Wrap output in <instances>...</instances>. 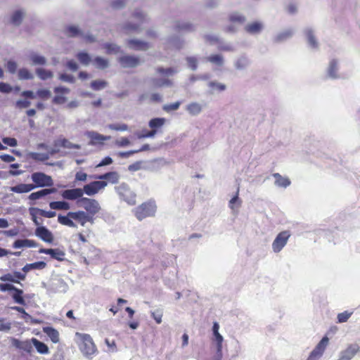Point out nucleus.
I'll return each instance as SVG.
<instances>
[{
    "instance_id": "obj_1",
    "label": "nucleus",
    "mask_w": 360,
    "mask_h": 360,
    "mask_svg": "<svg viewBox=\"0 0 360 360\" xmlns=\"http://www.w3.org/2000/svg\"><path fill=\"white\" fill-rule=\"evenodd\" d=\"M76 335L79 337L81 343L79 344V349L82 354L88 359L91 360L97 353L96 347L89 334L76 333Z\"/></svg>"
},
{
    "instance_id": "obj_2",
    "label": "nucleus",
    "mask_w": 360,
    "mask_h": 360,
    "mask_svg": "<svg viewBox=\"0 0 360 360\" xmlns=\"http://www.w3.org/2000/svg\"><path fill=\"white\" fill-rule=\"evenodd\" d=\"M31 180L34 189L37 188L51 187L53 185L52 177L44 172H36L31 174Z\"/></svg>"
},
{
    "instance_id": "obj_3",
    "label": "nucleus",
    "mask_w": 360,
    "mask_h": 360,
    "mask_svg": "<svg viewBox=\"0 0 360 360\" xmlns=\"http://www.w3.org/2000/svg\"><path fill=\"white\" fill-rule=\"evenodd\" d=\"M155 212V203L154 202L149 201L143 202L141 205L138 206L134 210V214L136 217L139 221H141L146 217L153 216Z\"/></svg>"
},
{
    "instance_id": "obj_4",
    "label": "nucleus",
    "mask_w": 360,
    "mask_h": 360,
    "mask_svg": "<svg viewBox=\"0 0 360 360\" xmlns=\"http://www.w3.org/2000/svg\"><path fill=\"white\" fill-rule=\"evenodd\" d=\"M132 16L136 20H139V23H133L131 22H126L123 29L127 32H139L141 30V25L147 21V15L143 13L141 10H136L132 14Z\"/></svg>"
},
{
    "instance_id": "obj_5",
    "label": "nucleus",
    "mask_w": 360,
    "mask_h": 360,
    "mask_svg": "<svg viewBox=\"0 0 360 360\" xmlns=\"http://www.w3.org/2000/svg\"><path fill=\"white\" fill-rule=\"evenodd\" d=\"M76 204L78 207L84 208L86 213L91 215H95L101 210L99 202L96 200L92 198L84 197L79 200L76 201Z\"/></svg>"
},
{
    "instance_id": "obj_6",
    "label": "nucleus",
    "mask_w": 360,
    "mask_h": 360,
    "mask_svg": "<svg viewBox=\"0 0 360 360\" xmlns=\"http://www.w3.org/2000/svg\"><path fill=\"white\" fill-rule=\"evenodd\" d=\"M117 193L120 199L125 201L130 205H134L136 203V194L130 189L129 186L122 183L115 188Z\"/></svg>"
},
{
    "instance_id": "obj_7",
    "label": "nucleus",
    "mask_w": 360,
    "mask_h": 360,
    "mask_svg": "<svg viewBox=\"0 0 360 360\" xmlns=\"http://www.w3.org/2000/svg\"><path fill=\"white\" fill-rule=\"evenodd\" d=\"M291 234L289 231H283L280 232L274 240L271 247L272 250L275 253L280 252L286 245Z\"/></svg>"
},
{
    "instance_id": "obj_8",
    "label": "nucleus",
    "mask_w": 360,
    "mask_h": 360,
    "mask_svg": "<svg viewBox=\"0 0 360 360\" xmlns=\"http://www.w3.org/2000/svg\"><path fill=\"white\" fill-rule=\"evenodd\" d=\"M68 290V285L63 279L59 277L53 278L48 288V291L50 293H64Z\"/></svg>"
},
{
    "instance_id": "obj_9",
    "label": "nucleus",
    "mask_w": 360,
    "mask_h": 360,
    "mask_svg": "<svg viewBox=\"0 0 360 360\" xmlns=\"http://www.w3.org/2000/svg\"><path fill=\"white\" fill-rule=\"evenodd\" d=\"M108 185L106 181H94L84 186L82 191L84 193L91 196L96 194L100 190L104 188Z\"/></svg>"
},
{
    "instance_id": "obj_10",
    "label": "nucleus",
    "mask_w": 360,
    "mask_h": 360,
    "mask_svg": "<svg viewBox=\"0 0 360 360\" xmlns=\"http://www.w3.org/2000/svg\"><path fill=\"white\" fill-rule=\"evenodd\" d=\"M328 341L329 340L326 336L323 337L315 348L311 352L307 360H318L323 355Z\"/></svg>"
},
{
    "instance_id": "obj_11",
    "label": "nucleus",
    "mask_w": 360,
    "mask_h": 360,
    "mask_svg": "<svg viewBox=\"0 0 360 360\" xmlns=\"http://www.w3.org/2000/svg\"><path fill=\"white\" fill-rule=\"evenodd\" d=\"M118 62L123 68H134L141 64L140 58L135 56L124 55L118 58Z\"/></svg>"
},
{
    "instance_id": "obj_12",
    "label": "nucleus",
    "mask_w": 360,
    "mask_h": 360,
    "mask_svg": "<svg viewBox=\"0 0 360 360\" xmlns=\"http://www.w3.org/2000/svg\"><path fill=\"white\" fill-rule=\"evenodd\" d=\"M251 65V60L246 53H242L233 60V67L238 71H245Z\"/></svg>"
},
{
    "instance_id": "obj_13",
    "label": "nucleus",
    "mask_w": 360,
    "mask_h": 360,
    "mask_svg": "<svg viewBox=\"0 0 360 360\" xmlns=\"http://www.w3.org/2000/svg\"><path fill=\"white\" fill-rule=\"evenodd\" d=\"M84 191L82 188H76L72 189H66L61 192V196L65 200H79L83 198Z\"/></svg>"
},
{
    "instance_id": "obj_14",
    "label": "nucleus",
    "mask_w": 360,
    "mask_h": 360,
    "mask_svg": "<svg viewBox=\"0 0 360 360\" xmlns=\"http://www.w3.org/2000/svg\"><path fill=\"white\" fill-rule=\"evenodd\" d=\"M308 46L312 49H318L319 41L315 37L314 30L311 27H307L303 30Z\"/></svg>"
},
{
    "instance_id": "obj_15",
    "label": "nucleus",
    "mask_w": 360,
    "mask_h": 360,
    "mask_svg": "<svg viewBox=\"0 0 360 360\" xmlns=\"http://www.w3.org/2000/svg\"><path fill=\"white\" fill-rule=\"evenodd\" d=\"M359 349L360 347L357 344H351L340 353L337 360H351Z\"/></svg>"
},
{
    "instance_id": "obj_16",
    "label": "nucleus",
    "mask_w": 360,
    "mask_h": 360,
    "mask_svg": "<svg viewBox=\"0 0 360 360\" xmlns=\"http://www.w3.org/2000/svg\"><path fill=\"white\" fill-rule=\"evenodd\" d=\"M34 233L36 236L46 243H51L53 240V233L44 226H39L37 227Z\"/></svg>"
},
{
    "instance_id": "obj_17",
    "label": "nucleus",
    "mask_w": 360,
    "mask_h": 360,
    "mask_svg": "<svg viewBox=\"0 0 360 360\" xmlns=\"http://www.w3.org/2000/svg\"><path fill=\"white\" fill-rule=\"evenodd\" d=\"M39 252L49 255L51 258L60 262L65 260V252L58 248H41Z\"/></svg>"
},
{
    "instance_id": "obj_18",
    "label": "nucleus",
    "mask_w": 360,
    "mask_h": 360,
    "mask_svg": "<svg viewBox=\"0 0 360 360\" xmlns=\"http://www.w3.org/2000/svg\"><path fill=\"white\" fill-rule=\"evenodd\" d=\"M11 344L16 349L26 352L27 353H31L32 352V342L29 340L21 341L17 338H12Z\"/></svg>"
},
{
    "instance_id": "obj_19",
    "label": "nucleus",
    "mask_w": 360,
    "mask_h": 360,
    "mask_svg": "<svg viewBox=\"0 0 360 360\" xmlns=\"http://www.w3.org/2000/svg\"><path fill=\"white\" fill-rule=\"evenodd\" d=\"M25 14L26 12L22 8L13 11L10 16V23L15 27H19L22 22Z\"/></svg>"
},
{
    "instance_id": "obj_20",
    "label": "nucleus",
    "mask_w": 360,
    "mask_h": 360,
    "mask_svg": "<svg viewBox=\"0 0 360 360\" xmlns=\"http://www.w3.org/2000/svg\"><path fill=\"white\" fill-rule=\"evenodd\" d=\"M339 62L337 59H332L327 68V77L332 79H336L340 77L338 75Z\"/></svg>"
},
{
    "instance_id": "obj_21",
    "label": "nucleus",
    "mask_w": 360,
    "mask_h": 360,
    "mask_svg": "<svg viewBox=\"0 0 360 360\" xmlns=\"http://www.w3.org/2000/svg\"><path fill=\"white\" fill-rule=\"evenodd\" d=\"M244 29L247 33L252 35H257L262 32L264 24L259 21H255L247 24Z\"/></svg>"
},
{
    "instance_id": "obj_22",
    "label": "nucleus",
    "mask_w": 360,
    "mask_h": 360,
    "mask_svg": "<svg viewBox=\"0 0 360 360\" xmlns=\"http://www.w3.org/2000/svg\"><path fill=\"white\" fill-rule=\"evenodd\" d=\"M95 179L101 181H108L111 184H117L120 179V174L115 171L106 172L105 174L95 176Z\"/></svg>"
},
{
    "instance_id": "obj_23",
    "label": "nucleus",
    "mask_w": 360,
    "mask_h": 360,
    "mask_svg": "<svg viewBox=\"0 0 360 360\" xmlns=\"http://www.w3.org/2000/svg\"><path fill=\"white\" fill-rule=\"evenodd\" d=\"M294 30L292 28H288L283 31L278 32L273 38L274 43H282L290 39L294 34Z\"/></svg>"
},
{
    "instance_id": "obj_24",
    "label": "nucleus",
    "mask_w": 360,
    "mask_h": 360,
    "mask_svg": "<svg viewBox=\"0 0 360 360\" xmlns=\"http://www.w3.org/2000/svg\"><path fill=\"white\" fill-rule=\"evenodd\" d=\"M57 190L55 188H43L38 191L33 192L28 196L30 200H36L42 198L49 194L55 193Z\"/></svg>"
},
{
    "instance_id": "obj_25",
    "label": "nucleus",
    "mask_w": 360,
    "mask_h": 360,
    "mask_svg": "<svg viewBox=\"0 0 360 360\" xmlns=\"http://www.w3.org/2000/svg\"><path fill=\"white\" fill-rule=\"evenodd\" d=\"M127 44L130 49L136 51H146L149 48L148 42L139 39H129Z\"/></svg>"
},
{
    "instance_id": "obj_26",
    "label": "nucleus",
    "mask_w": 360,
    "mask_h": 360,
    "mask_svg": "<svg viewBox=\"0 0 360 360\" xmlns=\"http://www.w3.org/2000/svg\"><path fill=\"white\" fill-rule=\"evenodd\" d=\"M64 34L70 38L81 37L83 32L77 25H70L65 27Z\"/></svg>"
},
{
    "instance_id": "obj_27",
    "label": "nucleus",
    "mask_w": 360,
    "mask_h": 360,
    "mask_svg": "<svg viewBox=\"0 0 360 360\" xmlns=\"http://www.w3.org/2000/svg\"><path fill=\"white\" fill-rule=\"evenodd\" d=\"M9 190L15 193H27L34 190L32 184H18L11 186Z\"/></svg>"
},
{
    "instance_id": "obj_28",
    "label": "nucleus",
    "mask_w": 360,
    "mask_h": 360,
    "mask_svg": "<svg viewBox=\"0 0 360 360\" xmlns=\"http://www.w3.org/2000/svg\"><path fill=\"white\" fill-rule=\"evenodd\" d=\"M174 30L178 32H192L194 30V25L190 22L175 21Z\"/></svg>"
},
{
    "instance_id": "obj_29",
    "label": "nucleus",
    "mask_w": 360,
    "mask_h": 360,
    "mask_svg": "<svg viewBox=\"0 0 360 360\" xmlns=\"http://www.w3.org/2000/svg\"><path fill=\"white\" fill-rule=\"evenodd\" d=\"M39 244L33 240L30 239H18L15 240L13 244L14 248H22L25 247L27 248H36L38 247Z\"/></svg>"
},
{
    "instance_id": "obj_30",
    "label": "nucleus",
    "mask_w": 360,
    "mask_h": 360,
    "mask_svg": "<svg viewBox=\"0 0 360 360\" xmlns=\"http://www.w3.org/2000/svg\"><path fill=\"white\" fill-rule=\"evenodd\" d=\"M186 110L191 116H197L201 113L202 105L198 102H191L186 105Z\"/></svg>"
},
{
    "instance_id": "obj_31",
    "label": "nucleus",
    "mask_w": 360,
    "mask_h": 360,
    "mask_svg": "<svg viewBox=\"0 0 360 360\" xmlns=\"http://www.w3.org/2000/svg\"><path fill=\"white\" fill-rule=\"evenodd\" d=\"M165 122L166 119L164 117L152 118L148 122V126L152 131H156L157 134L158 129L161 128L165 124Z\"/></svg>"
},
{
    "instance_id": "obj_32",
    "label": "nucleus",
    "mask_w": 360,
    "mask_h": 360,
    "mask_svg": "<svg viewBox=\"0 0 360 360\" xmlns=\"http://www.w3.org/2000/svg\"><path fill=\"white\" fill-rule=\"evenodd\" d=\"M31 341L38 353L41 354H46L49 353V347L44 342L37 340L35 338H32Z\"/></svg>"
},
{
    "instance_id": "obj_33",
    "label": "nucleus",
    "mask_w": 360,
    "mask_h": 360,
    "mask_svg": "<svg viewBox=\"0 0 360 360\" xmlns=\"http://www.w3.org/2000/svg\"><path fill=\"white\" fill-rule=\"evenodd\" d=\"M69 216L77 221L82 226L86 224V212L84 211L69 212Z\"/></svg>"
},
{
    "instance_id": "obj_34",
    "label": "nucleus",
    "mask_w": 360,
    "mask_h": 360,
    "mask_svg": "<svg viewBox=\"0 0 360 360\" xmlns=\"http://www.w3.org/2000/svg\"><path fill=\"white\" fill-rule=\"evenodd\" d=\"M273 176L275 178V185L281 188H287L290 184V181L287 177L282 176L279 173L273 174Z\"/></svg>"
},
{
    "instance_id": "obj_35",
    "label": "nucleus",
    "mask_w": 360,
    "mask_h": 360,
    "mask_svg": "<svg viewBox=\"0 0 360 360\" xmlns=\"http://www.w3.org/2000/svg\"><path fill=\"white\" fill-rule=\"evenodd\" d=\"M43 331L49 337L53 343L59 342V333L56 329L51 326H46L43 328Z\"/></svg>"
},
{
    "instance_id": "obj_36",
    "label": "nucleus",
    "mask_w": 360,
    "mask_h": 360,
    "mask_svg": "<svg viewBox=\"0 0 360 360\" xmlns=\"http://www.w3.org/2000/svg\"><path fill=\"white\" fill-rule=\"evenodd\" d=\"M46 266V263L43 261H39L34 263L27 264H25L22 270L27 273L32 269H44Z\"/></svg>"
},
{
    "instance_id": "obj_37",
    "label": "nucleus",
    "mask_w": 360,
    "mask_h": 360,
    "mask_svg": "<svg viewBox=\"0 0 360 360\" xmlns=\"http://www.w3.org/2000/svg\"><path fill=\"white\" fill-rule=\"evenodd\" d=\"M58 143H60V147H63L64 148H70V149H80L81 146L77 143H73L70 141H69L68 139L63 138L61 139H58L54 141V146H58Z\"/></svg>"
},
{
    "instance_id": "obj_38",
    "label": "nucleus",
    "mask_w": 360,
    "mask_h": 360,
    "mask_svg": "<svg viewBox=\"0 0 360 360\" xmlns=\"http://www.w3.org/2000/svg\"><path fill=\"white\" fill-rule=\"evenodd\" d=\"M49 207L52 210H68L70 208V203L65 201H52L49 203Z\"/></svg>"
},
{
    "instance_id": "obj_39",
    "label": "nucleus",
    "mask_w": 360,
    "mask_h": 360,
    "mask_svg": "<svg viewBox=\"0 0 360 360\" xmlns=\"http://www.w3.org/2000/svg\"><path fill=\"white\" fill-rule=\"evenodd\" d=\"M86 134L91 139V144H94V142L107 141L110 139L109 136L101 135L94 131H89Z\"/></svg>"
},
{
    "instance_id": "obj_40",
    "label": "nucleus",
    "mask_w": 360,
    "mask_h": 360,
    "mask_svg": "<svg viewBox=\"0 0 360 360\" xmlns=\"http://www.w3.org/2000/svg\"><path fill=\"white\" fill-rule=\"evenodd\" d=\"M30 59L33 65H44L46 64V58L37 53H31Z\"/></svg>"
},
{
    "instance_id": "obj_41",
    "label": "nucleus",
    "mask_w": 360,
    "mask_h": 360,
    "mask_svg": "<svg viewBox=\"0 0 360 360\" xmlns=\"http://www.w3.org/2000/svg\"><path fill=\"white\" fill-rule=\"evenodd\" d=\"M229 20L232 23L243 25L246 21V18L238 12H233L229 14Z\"/></svg>"
},
{
    "instance_id": "obj_42",
    "label": "nucleus",
    "mask_w": 360,
    "mask_h": 360,
    "mask_svg": "<svg viewBox=\"0 0 360 360\" xmlns=\"http://www.w3.org/2000/svg\"><path fill=\"white\" fill-rule=\"evenodd\" d=\"M13 292V293L12 295V298L14 300V302L15 303L21 304V305H25L26 302H25V299L22 297L23 290L15 287Z\"/></svg>"
},
{
    "instance_id": "obj_43",
    "label": "nucleus",
    "mask_w": 360,
    "mask_h": 360,
    "mask_svg": "<svg viewBox=\"0 0 360 360\" xmlns=\"http://www.w3.org/2000/svg\"><path fill=\"white\" fill-rule=\"evenodd\" d=\"M58 221L60 224L68 226L69 227H72V228L77 227V224L72 221V219L71 218V217L69 216V212L65 216L59 214L58 216Z\"/></svg>"
},
{
    "instance_id": "obj_44",
    "label": "nucleus",
    "mask_w": 360,
    "mask_h": 360,
    "mask_svg": "<svg viewBox=\"0 0 360 360\" xmlns=\"http://www.w3.org/2000/svg\"><path fill=\"white\" fill-rule=\"evenodd\" d=\"M37 77L41 80H46L52 78L53 74L51 70H48L41 68H38L35 70Z\"/></svg>"
},
{
    "instance_id": "obj_45",
    "label": "nucleus",
    "mask_w": 360,
    "mask_h": 360,
    "mask_svg": "<svg viewBox=\"0 0 360 360\" xmlns=\"http://www.w3.org/2000/svg\"><path fill=\"white\" fill-rule=\"evenodd\" d=\"M93 63L96 66V68L99 70H104L109 66V62L107 59L102 58L101 56H96L93 60Z\"/></svg>"
},
{
    "instance_id": "obj_46",
    "label": "nucleus",
    "mask_w": 360,
    "mask_h": 360,
    "mask_svg": "<svg viewBox=\"0 0 360 360\" xmlns=\"http://www.w3.org/2000/svg\"><path fill=\"white\" fill-rule=\"evenodd\" d=\"M76 57L80 63L85 66L88 65L91 61L90 55L86 51L78 52Z\"/></svg>"
},
{
    "instance_id": "obj_47",
    "label": "nucleus",
    "mask_w": 360,
    "mask_h": 360,
    "mask_svg": "<svg viewBox=\"0 0 360 360\" xmlns=\"http://www.w3.org/2000/svg\"><path fill=\"white\" fill-rule=\"evenodd\" d=\"M108 86V82L103 79L93 80L90 83V87L94 91H101Z\"/></svg>"
},
{
    "instance_id": "obj_48",
    "label": "nucleus",
    "mask_w": 360,
    "mask_h": 360,
    "mask_svg": "<svg viewBox=\"0 0 360 360\" xmlns=\"http://www.w3.org/2000/svg\"><path fill=\"white\" fill-rule=\"evenodd\" d=\"M239 195V187H238L236 193L234 196L229 202V207L233 211H234L235 207L237 208L241 205V200L238 197Z\"/></svg>"
},
{
    "instance_id": "obj_49",
    "label": "nucleus",
    "mask_w": 360,
    "mask_h": 360,
    "mask_svg": "<svg viewBox=\"0 0 360 360\" xmlns=\"http://www.w3.org/2000/svg\"><path fill=\"white\" fill-rule=\"evenodd\" d=\"M11 309L20 313L22 314V319H23L26 322L31 321L33 323H37V321H33L32 317L28 313H27L22 307L14 306L11 307Z\"/></svg>"
},
{
    "instance_id": "obj_50",
    "label": "nucleus",
    "mask_w": 360,
    "mask_h": 360,
    "mask_svg": "<svg viewBox=\"0 0 360 360\" xmlns=\"http://www.w3.org/2000/svg\"><path fill=\"white\" fill-rule=\"evenodd\" d=\"M167 44L176 49H180L183 46V41L177 36L169 37L167 39Z\"/></svg>"
},
{
    "instance_id": "obj_51",
    "label": "nucleus",
    "mask_w": 360,
    "mask_h": 360,
    "mask_svg": "<svg viewBox=\"0 0 360 360\" xmlns=\"http://www.w3.org/2000/svg\"><path fill=\"white\" fill-rule=\"evenodd\" d=\"M207 85L212 91H217L219 92L224 91L226 89V86L224 84L217 81H210L208 82Z\"/></svg>"
},
{
    "instance_id": "obj_52",
    "label": "nucleus",
    "mask_w": 360,
    "mask_h": 360,
    "mask_svg": "<svg viewBox=\"0 0 360 360\" xmlns=\"http://www.w3.org/2000/svg\"><path fill=\"white\" fill-rule=\"evenodd\" d=\"M18 78L21 80L32 79L33 75L25 68H20L18 70Z\"/></svg>"
},
{
    "instance_id": "obj_53",
    "label": "nucleus",
    "mask_w": 360,
    "mask_h": 360,
    "mask_svg": "<svg viewBox=\"0 0 360 360\" xmlns=\"http://www.w3.org/2000/svg\"><path fill=\"white\" fill-rule=\"evenodd\" d=\"M207 60L219 66L224 64V58L220 54L211 55L207 58Z\"/></svg>"
},
{
    "instance_id": "obj_54",
    "label": "nucleus",
    "mask_w": 360,
    "mask_h": 360,
    "mask_svg": "<svg viewBox=\"0 0 360 360\" xmlns=\"http://www.w3.org/2000/svg\"><path fill=\"white\" fill-rule=\"evenodd\" d=\"M104 48L106 49V53L108 54L112 53H118L120 51V47L112 43H105L104 44Z\"/></svg>"
},
{
    "instance_id": "obj_55",
    "label": "nucleus",
    "mask_w": 360,
    "mask_h": 360,
    "mask_svg": "<svg viewBox=\"0 0 360 360\" xmlns=\"http://www.w3.org/2000/svg\"><path fill=\"white\" fill-rule=\"evenodd\" d=\"M30 157L36 161H41L44 162L49 159V155L47 153H35L32 152L30 153Z\"/></svg>"
},
{
    "instance_id": "obj_56",
    "label": "nucleus",
    "mask_w": 360,
    "mask_h": 360,
    "mask_svg": "<svg viewBox=\"0 0 360 360\" xmlns=\"http://www.w3.org/2000/svg\"><path fill=\"white\" fill-rule=\"evenodd\" d=\"M153 84L158 87L172 86L173 83L169 79H153Z\"/></svg>"
},
{
    "instance_id": "obj_57",
    "label": "nucleus",
    "mask_w": 360,
    "mask_h": 360,
    "mask_svg": "<svg viewBox=\"0 0 360 360\" xmlns=\"http://www.w3.org/2000/svg\"><path fill=\"white\" fill-rule=\"evenodd\" d=\"M211 78V75L208 73L202 74V75H192L189 77V82L191 84L195 83L198 80L207 81Z\"/></svg>"
},
{
    "instance_id": "obj_58",
    "label": "nucleus",
    "mask_w": 360,
    "mask_h": 360,
    "mask_svg": "<svg viewBox=\"0 0 360 360\" xmlns=\"http://www.w3.org/2000/svg\"><path fill=\"white\" fill-rule=\"evenodd\" d=\"M156 71L158 73L166 76H171L177 72V70L174 68H164L162 67H159L156 69Z\"/></svg>"
},
{
    "instance_id": "obj_59",
    "label": "nucleus",
    "mask_w": 360,
    "mask_h": 360,
    "mask_svg": "<svg viewBox=\"0 0 360 360\" xmlns=\"http://www.w3.org/2000/svg\"><path fill=\"white\" fill-rule=\"evenodd\" d=\"M188 67L193 71H195L198 68V58L195 56H188L186 58Z\"/></svg>"
},
{
    "instance_id": "obj_60",
    "label": "nucleus",
    "mask_w": 360,
    "mask_h": 360,
    "mask_svg": "<svg viewBox=\"0 0 360 360\" xmlns=\"http://www.w3.org/2000/svg\"><path fill=\"white\" fill-rule=\"evenodd\" d=\"M37 96L43 99L46 100L51 96V92L48 89H39L36 91Z\"/></svg>"
},
{
    "instance_id": "obj_61",
    "label": "nucleus",
    "mask_w": 360,
    "mask_h": 360,
    "mask_svg": "<svg viewBox=\"0 0 360 360\" xmlns=\"http://www.w3.org/2000/svg\"><path fill=\"white\" fill-rule=\"evenodd\" d=\"M218 49L221 51H229L233 52L235 51L234 47L229 43H225L221 39L218 45Z\"/></svg>"
},
{
    "instance_id": "obj_62",
    "label": "nucleus",
    "mask_w": 360,
    "mask_h": 360,
    "mask_svg": "<svg viewBox=\"0 0 360 360\" xmlns=\"http://www.w3.org/2000/svg\"><path fill=\"white\" fill-rule=\"evenodd\" d=\"M37 210H39L38 207H30L29 209V212H30V214L31 215L32 217V219L34 222V224L38 226H41V222H40L38 219H37V215L39 214V211Z\"/></svg>"
},
{
    "instance_id": "obj_63",
    "label": "nucleus",
    "mask_w": 360,
    "mask_h": 360,
    "mask_svg": "<svg viewBox=\"0 0 360 360\" xmlns=\"http://www.w3.org/2000/svg\"><path fill=\"white\" fill-rule=\"evenodd\" d=\"M352 311H345L342 313H339L338 314L337 319L338 323H345L347 321V320L351 317L352 315Z\"/></svg>"
},
{
    "instance_id": "obj_64",
    "label": "nucleus",
    "mask_w": 360,
    "mask_h": 360,
    "mask_svg": "<svg viewBox=\"0 0 360 360\" xmlns=\"http://www.w3.org/2000/svg\"><path fill=\"white\" fill-rule=\"evenodd\" d=\"M212 340L215 345L216 349H223L224 337L220 333L213 335Z\"/></svg>"
}]
</instances>
